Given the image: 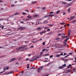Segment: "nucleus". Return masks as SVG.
<instances>
[{
  "instance_id": "f257e3e1",
  "label": "nucleus",
  "mask_w": 76,
  "mask_h": 76,
  "mask_svg": "<svg viewBox=\"0 0 76 76\" xmlns=\"http://www.w3.org/2000/svg\"><path fill=\"white\" fill-rule=\"evenodd\" d=\"M26 47H27V45H22L21 47H20L19 48H17L16 49V51H18L20 50V48H22V49H24L22 50L21 51H25V50H26V49H27V48H26Z\"/></svg>"
},
{
  "instance_id": "f03ea898",
  "label": "nucleus",
  "mask_w": 76,
  "mask_h": 76,
  "mask_svg": "<svg viewBox=\"0 0 76 76\" xmlns=\"http://www.w3.org/2000/svg\"><path fill=\"white\" fill-rule=\"evenodd\" d=\"M18 29L19 30H24L26 29V28L25 27H20L18 28Z\"/></svg>"
},
{
  "instance_id": "7ed1b4c3",
  "label": "nucleus",
  "mask_w": 76,
  "mask_h": 76,
  "mask_svg": "<svg viewBox=\"0 0 76 76\" xmlns=\"http://www.w3.org/2000/svg\"><path fill=\"white\" fill-rule=\"evenodd\" d=\"M42 68H43V67L39 68L38 69V72L39 73V72H40V71H41V70H42Z\"/></svg>"
},
{
  "instance_id": "20e7f679",
  "label": "nucleus",
  "mask_w": 76,
  "mask_h": 76,
  "mask_svg": "<svg viewBox=\"0 0 76 76\" xmlns=\"http://www.w3.org/2000/svg\"><path fill=\"white\" fill-rule=\"evenodd\" d=\"M72 4L71 3L67 4V5L65 6V7H69V6H70Z\"/></svg>"
},
{
  "instance_id": "39448f33",
  "label": "nucleus",
  "mask_w": 76,
  "mask_h": 76,
  "mask_svg": "<svg viewBox=\"0 0 76 76\" xmlns=\"http://www.w3.org/2000/svg\"><path fill=\"white\" fill-rule=\"evenodd\" d=\"M76 17L75 16H71L70 18V19L69 20H72L73 19H75Z\"/></svg>"
},
{
  "instance_id": "423d86ee",
  "label": "nucleus",
  "mask_w": 76,
  "mask_h": 76,
  "mask_svg": "<svg viewBox=\"0 0 76 76\" xmlns=\"http://www.w3.org/2000/svg\"><path fill=\"white\" fill-rule=\"evenodd\" d=\"M49 17H51V15H45L44 16V18H49Z\"/></svg>"
},
{
  "instance_id": "0eeeda50",
  "label": "nucleus",
  "mask_w": 76,
  "mask_h": 76,
  "mask_svg": "<svg viewBox=\"0 0 76 76\" xmlns=\"http://www.w3.org/2000/svg\"><path fill=\"white\" fill-rule=\"evenodd\" d=\"M69 39H70V38L69 37L68 38H67L64 40V42H66V41H68V40H69Z\"/></svg>"
},
{
  "instance_id": "6e6552de",
  "label": "nucleus",
  "mask_w": 76,
  "mask_h": 76,
  "mask_svg": "<svg viewBox=\"0 0 76 76\" xmlns=\"http://www.w3.org/2000/svg\"><path fill=\"white\" fill-rule=\"evenodd\" d=\"M6 19L5 18H2L0 19V21H2V20H5Z\"/></svg>"
},
{
  "instance_id": "1a4fd4ad",
  "label": "nucleus",
  "mask_w": 76,
  "mask_h": 76,
  "mask_svg": "<svg viewBox=\"0 0 76 76\" xmlns=\"http://www.w3.org/2000/svg\"><path fill=\"white\" fill-rule=\"evenodd\" d=\"M64 42V45L63 46H66L67 45V43H66V42Z\"/></svg>"
},
{
  "instance_id": "9d476101",
  "label": "nucleus",
  "mask_w": 76,
  "mask_h": 76,
  "mask_svg": "<svg viewBox=\"0 0 76 76\" xmlns=\"http://www.w3.org/2000/svg\"><path fill=\"white\" fill-rule=\"evenodd\" d=\"M11 59V61H14V60H16V58H14Z\"/></svg>"
},
{
  "instance_id": "9b49d317",
  "label": "nucleus",
  "mask_w": 76,
  "mask_h": 76,
  "mask_svg": "<svg viewBox=\"0 0 76 76\" xmlns=\"http://www.w3.org/2000/svg\"><path fill=\"white\" fill-rule=\"evenodd\" d=\"M30 15H28L27 16V18H29V19L31 18V19L32 18V16H29Z\"/></svg>"
},
{
  "instance_id": "f8f14e48",
  "label": "nucleus",
  "mask_w": 76,
  "mask_h": 76,
  "mask_svg": "<svg viewBox=\"0 0 76 76\" xmlns=\"http://www.w3.org/2000/svg\"><path fill=\"white\" fill-rule=\"evenodd\" d=\"M37 3V1H32L31 2V4H35V3Z\"/></svg>"
},
{
  "instance_id": "ddd939ff",
  "label": "nucleus",
  "mask_w": 76,
  "mask_h": 76,
  "mask_svg": "<svg viewBox=\"0 0 76 76\" xmlns=\"http://www.w3.org/2000/svg\"><path fill=\"white\" fill-rule=\"evenodd\" d=\"M68 13H70V8H69L68 10Z\"/></svg>"
},
{
  "instance_id": "4468645a",
  "label": "nucleus",
  "mask_w": 76,
  "mask_h": 76,
  "mask_svg": "<svg viewBox=\"0 0 76 76\" xmlns=\"http://www.w3.org/2000/svg\"><path fill=\"white\" fill-rule=\"evenodd\" d=\"M61 37H62V38H61L62 39H64V38H66L65 36H61Z\"/></svg>"
},
{
  "instance_id": "2eb2a0df",
  "label": "nucleus",
  "mask_w": 76,
  "mask_h": 76,
  "mask_svg": "<svg viewBox=\"0 0 76 76\" xmlns=\"http://www.w3.org/2000/svg\"><path fill=\"white\" fill-rule=\"evenodd\" d=\"M41 56H40V55H39V56H37L36 57V58H41Z\"/></svg>"
},
{
  "instance_id": "dca6fc26",
  "label": "nucleus",
  "mask_w": 76,
  "mask_h": 76,
  "mask_svg": "<svg viewBox=\"0 0 76 76\" xmlns=\"http://www.w3.org/2000/svg\"><path fill=\"white\" fill-rule=\"evenodd\" d=\"M48 22V21H45L43 23L44 24H46V23H47Z\"/></svg>"
},
{
  "instance_id": "f3484780",
  "label": "nucleus",
  "mask_w": 76,
  "mask_h": 76,
  "mask_svg": "<svg viewBox=\"0 0 76 76\" xmlns=\"http://www.w3.org/2000/svg\"><path fill=\"white\" fill-rule=\"evenodd\" d=\"M24 19H25V20H24V21H29V19H26V18H24Z\"/></svg>"
},
{
  "instance_id": "a211bd4d",
  "label": "nucleus",
  "mask_w": 76,
  "mask_h": 76,
  "mask_svg": "<svg viewBox=\"0 0 76 76\" xmlns=\"http://www.w3.org/2000/svg\"><path fill=\"white\" fill-rule=\"evenodd\" d=\"M75 22H76V20H74L72 21L71 22L74 23H75Z\"/></svg>"
},
{
  "instance_id": "6ab92c4d",
  "label": "nucleus",
  "mask_w": 76,
  "mask_h": 76,
  "mask_svg": "<svg viewBox=\"0 0 76 76\" xmlns=\"http://www.w3.org/2000/svg\"><path fill=\"white\" fill-rule=\"evenodd\" d=\"M49 55H50V54H49V53H48L47 54H45V56H49Z\"/></svg>"
},
{
  "instance_id": "aec40b11",
  "label": "nucleus",
  "mask_w": 76,
  "mask_h": 76,
  "mask_svg": "<svg viewBox=\"0 0 76 76\" xmlns=\"http://www.w3.org/2000/svg\"><path fill=\"white\" fill-rule=\"evenodd\" d=\"M13 72L11 71L8 73V74H11V73H13Z\"/></svg>"
},
{
  "instance_id": "412c9836",
  "label": "nucleus",
  "mask_w": 76,
  "mask_h": 76,
  "mask_svg": "<svg viewBox=\"0 0 76 76\" xmlns=\"http://www.w3.org/2000/svg\"><path fill=\"white\" fill-rule=\"evenodd\" d=\"M62 4H67V3H66L64 2H62Z\"/></svg>"
},
{
  "instance_id": "4be33fe9",
  "label": "nucleus",
  "mask_w": 76,
  "mask_h": 76,
  "mask_svg": "<svg viewBox=\"0 0 76 76\" xmlns=\"http://www.w3.org/2000/svg\"><path fill=\"white\" fill-rule=\"evenodd\" d=\"M60 56V54H58L56 55V57H59Z\"/></svg>"
},
{
  "instance_id": "5701e85b",
  "label": "nucleus",
  "mask_w": 76,
  "mask_h": 76,
  "mask_svg": "<svg viewBox=\"0 0 76 76\" xmlns=\"http://www.w3.org/2000/svg\"><path fill=\"white\" fill-rule=\"evenodd\" d=\"M36 17H38V15H34V18H36Z\"/></svg>"
},
{
  "instance_id": "b1692460",
  "label": "nucleus",
  "mask_w": 76,
  "mask_h": 76,
  "mask_svg": "<svg viewBox=\"0 0 76 76\" xmlns=\"http://www.w3.org/2000/svg\"><path fill=\"white\" fill-rule=\"evenodd\" d=\"M19 14V13L18 12H16L14 14V15H17Z\"/></svg>"
},
{
  "instance_id": "393cba45",
  "label": "nucleus",
  "mask_w": 76,
  "mask_h": 76,
  "mask_svg": "<svg viewBox=\"0 0 76 76\" xmlns=\"http://www.w3.org/2000/svg\"><path fill=\"white\" fill-rule=\"evenodd\" d=\"M60 11H58L56 12V13L57 14H58V13H60Z\"/></svg>"
},
{
  "instance_id": "a878e982",
  "label": "nucleus",
  "mask_w": 76,
  "mask_h": 76,
  "mask_svg": "<svg viewBox=\"0 0 76 76\" xmlns=\"http://www.w3.org/2000/svg\"><path fill=\"white\" fill-rule=\"evenodd\" d=\"M59 69H63V68H64V66H60L59 67Z\"/></svg>"
},
{
  "instance_id": "bb28decb",
  "label": "nucleus",
  "mask_w": 76,
  "mask_h": 76,
  "mask_svg": "<svg viewBox=\"0 0 76 76\" xmlns=\"http://www.w3.org/2000/svg\"><path fill=\"white\" fill-rule=\"evenodd\" d=\"M26 12H23V15H26Z\"/></svg>"
},
{
  "instance_id": "cd10ccee",
  "label": "nucleus",
  "mask_w": 76,
  "mask_h": 76,
  "mask_svg": "<svg viewBox=\"0 0 76 76\" xmlns=\"http://www.w3.org/2000/svg\"><path fill=\"white\" fill-rule=\"evenodd\" d=\"M69 60V59H65L64 61V62H66V61H68Z\"/></svg>"
},
{
  "instance_id": "c85d7f7f",
  "label": "nucleus",
  "mask_w": 76,
  "mask_h": 76,
  "mask_svg": "<svg viewBox=\"0 0 76 76\" xmlns=\"http://www.w3.org/2000/svg\"><path fill=\"white\" fill-rule=\"evenodd\" d=\"M48 26H53V24H48Z\"/></svg>"
},
{
  "instance_id": "c756f323",
  "label": "nucleus",
  "mask_w": 76,
  "mask_h": 76,
  "mask_svg": "<svg viewBox=\"0 0 76 76\" xmlns=\"http://www.w3.org/2000/svg\"><path fill=\"white\" fill-rule=\"evenodd\" d=\"M45 50H46L45 49H43L42 50V51L43 52H44V51H45Z\"/></svg>"
},
{
  "instance_id": "7c9ffc66",
  "label": "nucleus",
  "mask_w": 76,
  "mask_h": 76,
  "mask_svg": "<svg viewBox=\"0 0 76 76\" xmlns=\"http://www.w3.org/2000/svg\"><path fill=\"white\" fill-rule=\"evenodd\" d=\"M53 57V55H52L50 56V58H52V57Z\"/></svg>"
},
{
  "instance_id": "2f4dec72",
  "label": "nucleus",
  "mask_w": 76,
  "mask_h": 76,
  "mask_svg": "<svg viewBox=\"0 0 76 76\" xmlns=\"http://www.w3.org/2000/svg\"><path fill=\"white\" fill-rule=\"evenodd\" d=\"M59 39H60V38H56V40H57V41H58L59 40Z\"/></svg>"
},
{
  "instance_id": "473e14b6",
  "label": "nucleus",
  "mask_w": 76,
  "mask_h": 76,
  "mask_svg": "<svg viewBox=\"0 0 76 76\" xmlns=\"http://www.w3.org/2000/svg\"><path fill=\"white\" fill-rule=\"evenodd\" d=\"M42 32H43V34H44V33H45V32H47V31H43Z\"/></svg>"
},
{
  "instance_id": "72a5a7b5",
  "label": "nucleus",
  "mask_w": 76,
  "mask_h": 76,
  "mask_svg": "<svg viewBox=\"0 0 76 76\" xmlns=\"http://www.w3.org/2000/svg\"><path fill=\"white\" fill-rule=\"evenodd\" d=\"M65 24V23H60V25H64V24Z\"/></svg>"
},
{
  "instance_id": "f704fd0d",
  "label": "nucleus",
  "mask_w": 76,
  "mask_h": 76,
  "mask_svg": "<svg viewBox=\"0 0 76 76\" xmlns=\"http://www.w3.org/2000/svg\"><path fill=\"white\" fill-rule=\"evenodd\" d=\"M68 56H69V55H67L66 56H65L64 57V58H66L67 57H68Z\"/></svg>"
},
{
  "instance_id": "c9c22d12",
  "label": "nucleus",
  "mask_w": 76,
  "mask_h": 76,
  "mask_svg": "<svg viewBox=\"0 0 76 76\" xmlns=\"http://www.w3.org/2000/svg\"><path fill=\"white\" fill-rule=\"evenodd\" d=\"M45 7H44L43 8H42V9L43 10H45Z\"/></svg>"
},
{
  "instance_id": "e433bc0d",
  "label": "nucleus",
  "mask_w": 76,
  "mask_h": 76,
  "mask_svg": "<svg viewBox=\"0 0 76 76\" xmlns=\"http://www.w3.org/2000/svg\"><path fill=\"white\" fill-rule=\"evenodd\" d=\"M41 29V27L38 28H37V29H38V30H39V29Z\"/></svg>"
},
{
  "instance_id": "4c0bfd02",
  "label": "nucleus",
  "mask_w": 76,
  "mask_h": 76,
  "mask_svg": "<svg viewBox=\"0 0 76 76\" xmlns=\"http://www.w3.org/2000/svg\"><path fill=\"white\" fill-rule=\"evenodd\" d=\"M49 28V27H45V28L44 29H48Z\"/></svg>"
},
{
  "instance_id": "58836bf2",
  "label": "nucleus",
  "mask_w": 76,
  "mask_h": 76,
  "mask_svg": "<svg viewBox=\"0 0 76 76\" xmlns=\"http://www.w3.org/2000/svg\"><path fill=\"white\" fill-rule=\"evenodd\" d=\"M43 53V52H42L40 53V56H42V53Z\"/></svg>"
},
{
  "instance_id": "ea45409f",
  "label": "nucleus",
  "mask_w": 76,
  "mask_h": 76,
  "mask_svg": "<svg viewBox=\"0 0 76 76\" xmlns=\"http://www.w3.org/2000/svg\"><path fill=\"white\" fill-rule=\"evenodd\" d=\"M9 66H7L6 67V69H7V70H8V69H9Z\"/></svg>"
},
{
  "instance_id": "a19ab883",
  "label": "nucleus",
  "mask_w": 76,
  "mask_h": 76,
  "mask_svg": "<svg viewBox=\"0 0 76 76\" xmlns=\"http://www.w3.org/2000/svg\"><path fill=\"white\" fill-rule=\"evenodd\" d=\"M66 66V64H64V65H63V66L64 67H65V66Z\"/></svg>"
},
{
  "instance_id": "79ce46f5",
  "label": "nucleus",
  "mask_w": 76,
  "mask_h": 76,
  "mask_svg": "<svg viewBox=\"0 0 76 76\" xmlns=\"http://www.w3.org/2000/svg\"><path fill=\"white\" fill-rule=\"evenodd\" d=\"M45 42H43L42 43V44H43V45H45Z\"/></svg>"
},
{
  "instance_id": "37998d69",
  "label": "nucleus",
  "mask_w": 76,
  "mask_h": 76,
  "mask_svg": "<svg viewBox=\"0 0 76 76\" xmlns=\"http://www.w3.org/2000/svg\"><path fill=\"white\" fill-rule=\"evenodd\" d=\"M30 48H34V45L31 46L30 47Z\"/></svg>"
},
{
  "instance_id": "c03bdc74",
  "label": "nucleus",
  "mask_w": 76,
  "mask_h": 76,
  "mask_svg": "<svg viewBox=\"0 0 76 76\" xmlns=\"http://www.w3.org/2000/svg\"><path fill=\"white\" fill-rule=\"evenodd\" d=\"M47 31H50V28L48 29Z\"/></svg>"
},
{
  "instance_id": "a18cd8bd",
  "label": "nucleus",
  "mask_w": 76,
  "mask_h": 76,
  "mask_svg": "<svg viewBox=\"0 0 76 76\" xmlns=\"http://www.w3.org/2000/svg\"><path fill=\"white\" fill-rule=\"evenodd\" d=\"M54 13V12H50V14H53Z\"/></svg>"
},
{
  "instance_id": "49530a36",
  "label": "nucleus",
  "mask_w": 76,
  "mask_h": 76,
  "mask_svg": "<svg viewBox=\"0 0 76 76\" xmlns=\"http://www.w3.org/2000/svg\"><path fill=\"white\" fill-rule=\"evenodd\" d=\"M2 27L1 28V29H4V26H2Z\"/></svg>"
},
{
  "instance_id": "de8ad7c7",
  "label": "nucleus",
  "mask_w": 76,
  "mask_h": 76,
  "mask_svg": "<svg viewBox=\"0 0 76 76\" xmlns=\"http://www.w3.org/2000/svg\"><path fill=\"white\" fill-rule=\"evenodd\" d=\"M72 0H67V1H72Z\"/></svg>"
},
{
  "instance_id": "09e8293b",
  "label": "nucleus",
  "mask_w": 76,
  "mask_h": 76,
  "mask_svg": "<svg viewBox=\"0 0 76 76\" xmlns=\"http://www.w3.org/2000/svg\"><path fill=\"white\" fill-rule=\"evenodd\" d=\"M66 54H67V53H64V54L63 55V56H65V55H66Z\"/></svg>"
},
{
  "instance_id": "8fccbe9b",
  "label": "nucleus",
  "mask_w": 76,
  "mask_h": 76,
  "mask_svg": "<svg viewBox=\"0 0 76 76\" xmlns=\"http://www.w3.org/2000/svg\"><path fill=\"white\" fill-rule=\"evenodd\" d=\"M15 64H18V65H19V63H18V62H16Z\"/></svg>"
},
{
  "instance_id": "3c124183",
  "label": "nucleus",
  "mask_w": 76,
  "mask_h": 76,
  "mask_svg": "<svg viewBox=\"0 0 76 76\" xmlns=\"http://www.w3.org/2000/svg\"><path fill=\"white\" fill-rule=\"evenodd\" d=\"M38 41H36L35 42H33V43H35V42H37Z\"/></svg>"
},
{
  "instance_id": "603ef678",
  "label": "nucleus",
  "mask_w": 76,
  "mask_h": 76,
  "mask_svg": "<svg viewBox=\"0 0 76 76\" xmlns=\"http://www.w3.org/2000/svg\"><path fill=\"white\" fill-rule=\"evenodd\" d=\"M34 60H37V58H35Z\"/></svg>"
},
{
  "instance_id": "864d4df0",
  "label": "nucleus",
  "mask_w": 76,
  "mask_h": 76,
  "mask_svg": "<svg viewBox=\"0 0 76 76\" xmlns=\"http://www.w3.org/2000/svg\"><path fill=\"white\" fill-rule=\"evenodd\" d=\"M5 74H6V75H7L9 74H8V73H7V72H6L5 73Z\"/></svg>"
},
{
  "instance_id": "5fc2aeb1",
  "label": "nucleus",
  "mask_w": 76,
  "mask_h": 76,
  "mask_svg": "<svg viewBox=\"0 0 76 76\" xmlns=\"http://www.w3.org/2000/svg\"><path fill=\"white\" fill-rule=\"evenodd\" d=\"M69 67H72V65H71V64H69Z\"/></svg>"
},
{
  "instance_id": "6e6d98bb",
  "label": "nucleus",
  "mask_w": 76,
  "mask_h": 76,
  "mask_svg": "<svg viewBox=\"0 0 76 76\" xmlns=\"http://www.w3.org/2000/svg\"><path fill=\"white\" fill-rule=\"evenodd\" d=\"M40 34H43V32H42V31L40 32Z\"/></svg>"
},
{
  "instance_id": "4d7b16f0",
  "label": "nucleus",
  "mask_w": 76,
  "mask_h": 76,
  "mask_svg": "<svg viewBox=\"0 0 76 76\" xmlns=\"http://www.w3.org/2000/svg\"><path fill=\"white\" fill-rule=\"evenodd\" d=\"M11 61H12V59L10 60L9 61V62H11Z\"/></svg>"
},
{
  "instance_id": "13d9d810",
  "label": "nucleus",
  "mask_w": 76,
  "mask_h": 76,
  "mask_svg": "<svg viewBox=\"0 0 76 76\" xmlns=\"http://www.w3.org/2000/svg\"><path fill=\"white\" fill-rule=\"evenodd\" d=\"M3 47H2L1 46H0V48H3Z\"/></svg>"
},
{
  "instance_id": "bf43d9fd",
  "label": "nucleus",
  "mask_w": 76,
  "mask_h": 76,
  "mask_svg": "<svg viewBox=\"0 0 76 76\" xmlns=\"http://www.w3.org/2000/svg\"><path fill=\"white\" fill-rule=\"evenodd\" d=\"M63 54V53H61L60 54V56H62Z\"/></svg>"
},
{
  "instance_id": "052dcab7",
  "label": "nucleus",
  "mask_w": 76,
  "mask_h": 76,
  "mask_svg": "<svg viewBox=\"0 0 76 76\" xmlns=\"http://www.w3.org/2000/svg\"><path fill=\"white\" fill-rule=\"evenodd\" d=\"M27 69H29V66H27Z\"/></svg>"
},
{
  "instance_id": "680f3d73",
  "label": "nucleus",
  "mask_w": 76,
  "mask_h": 76,
  "mask_svg": "<svg viewBox=\"0 0 76 76\" xmlns=\"http://www.w3.org/2000/svg\"><path fill=\"white\" fill-rule=\"evenodd\" d=\"M54 16V15H51V16Z\"/></svg>"
},
{
  "instance_id": "e2e57ef3",
  "label": "nucleus",
  "mask_w": 76,
  "mask_h": 76,
  "mask_svg": "<svg viewBox=\"0 0 76 76\" xmlns=\"http://www.w3.org/2000/svg\"><path fill=\"white\" fill-rule=\"evenodd\" d=\"M50 46L47 47H46V48H50Z\"/></svg>"
},
{
  "instance_id": "0e129e2a",
  "label": "nucleus",
  "mask_w": 76,
  "mask_h": 76,
  "mask_svg": "<svg viewBox=\"0 0 76 76\" xmlns=\"http://www.w3.org/2000/svg\"><path fill=\"white\" fill-rule=\"evenodd\" d=\"M34 59H33V60H31L30 61H34Z\"/></svg>"
},
{
  "instance_id": "69168bd1",
  "label": "nucleus",
  "mask_w": 76,
  "mask_h": 76,
  "mask_svg": "<svg viewBox=\"0 0 76 76\" xmlns=\"http://www.w3.org/2000/svg\"><path fill=\"white\" fill-rule=\"evenodd\" d=\"M20 23H23V21H21L20 22Z\"/></svg>"
},
{
  "instance_id": "338daca9",
  "label": "nucleus",
  "mask_w": 76,
  "mask_h": 76,
  "mask_svg": "<svg viewBox=\"0 0 76 76\" xmlns=\"http://www.w3.org/2000/svg\"><path fill=\"white\" fill-rule=\"evenodd\" d=\"M48 61V60H46L44 61V62H47Z\"/></svg>"
},
{
  "instance_id": "774afa93",
  "label": "nucleus",
  "mask_w": 76,
  "mask_h": 76,
  "mask_svg": "<svg viewBox=\"0 0 76 76\" xmlns=\"http://www.w3.org/2000/svg\"><path fill=\"white\" fill-rule=\"evenodd\" d=\"M62 60H64V58H62Z\"/></svg>"
}]
</instances>
